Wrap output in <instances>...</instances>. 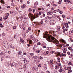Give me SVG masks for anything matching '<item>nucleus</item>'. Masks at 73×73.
I'll use <instances>...</instances> for the list:
<instances>
[{"instance_id": "obj_1", "label": "nucleus", "mask_w": 73, "mask_h": 73, "mask_svg": "<svg viewBox=\"0 0 73 73\" xmlns=\"http://www.w3.org/2000/svg\"><path fill=\"white\" fill-rule=\"evenodd\" d=\"M44 38H46V39L49 42H53L55 44L56 43V45L57 46H59V44H58V41L57 40V39H55L54 37L52 36L51 35L45 34L44 35V36H43Z\"/></svg>"}, {"instance_id": "obj_2", "label": "nucleus", "mask_w": 73, "mask_h": 73, "mask_svg": "<svg viewBox=\"0 0 73 73\" xmlns=\"http://www.w3.org/2000/svg\"><path fill=\"white\" fill-rule=\"evenodd\" d=\"M28 15L29 17H30L32 19H35L36 18L35 16H33L32 14L31 13H29Z\"/></svg>"}, {"instance_id": "obj_3", "label": "nucleus", "mask_w": 73, "mask_h": 73, "mask_svg": "<svg viewBox=\"0 0 73 73\" xmlns=\"http://www.w3.org/2000/svg\"><path fill=\"white\" fill-rule=\"evenodd\" d=\"M56 54L58 56H60V57H61L62 56H64V54L62 53L61 55L60 54V53L59 52H57Z\"/></svg>"}, {"instance_id": "obj_4", "label": "nucleus", "mask_w": 73, "mask_h": 73, "mask_svg": "<svg viewBox=\"0 0 73 73\" xmlns=\"http://www.w3.org/2000/svg\"><path fill=\"white\" fill-rule=\"evenodd\" d=\"M54 21L52 20L50 21V24L51 25H54Z\"/></svg>"}, {"instance_id": "obj_5", "label": "nucleus", "mask_w": 73, "mask_h": 73, "mask_svg": "<svg viewBox=\"0 0 73 73\" xmlns=\"http://www.w3.org/2000/svg\"><path fill=\"white\" fill-rule=\"evenodd\" d=\"M49 33H51V34H52V35L53 34H54V35H55V32L53 31H49Z\"/></svg>"}, {"instance_id": "obj_6", "label": "nucleus", "mask_w": 73, "mask_h": 73, "mask_svg": "<svg viewBox=\"0 0 73 73\" xmlns=\"http://www.w3.org/2000/svg\"><path fill=\"white\" fill-rule=\"evenodd\" d=\"M21 60L22 61H24V62H25V61H26V59L25 58H21Z\"/></svg>"}, {"instance_id": "obj_7", "label": "nucleus", "mask_w": 73, "mask_h": 73, "mask_svg": "<svg viewBox=\"0 0 73 73\" xmlns=\"http://www.w3.org/2000/svg\"><path fill=\"white\" fill-rule=\"evenodd\" d=\"M26 6L25 5V4H23L21 6V8H22V9H24L25 7V6Z\"/></svg>"}, {"instance_id": "obj_8", "label": "nucleus", "mask_w": 73, "mask_h": 73, "mask_svg": "<svg viewBox=\"0 0 73 73\" xmlns=\"http://www.w3.org/2000/svg\"><path fill=\"white\" fill-rule=\"evenodd\" d=\"M65 24L66 25V27L67 28H69V25H68V23H66Z\"/></svg>"}, {"instance_id": "obj_9", "label": "nucleus", "mask_w": 73, "mask_h": 73, "mask_svg": "<svg viewBox=\"0 0 73 73\" xmlns=\"http://www.w3.org/2000/svg\"><path fill=\"white\" fill-rule=\"evenodd\" d=\"M57 19H59L60 21H62V19H61V18L59 16L57 17Z\"/></svg>"}, {"instance_id": "obj_10", "label": "nucleus", "mask_w": 73, "mask_h": 73, "mask_svg": "<svg viewBox=\"0 0 73 73\" xmlns=\"http://www.w3.org/2000/svg\"><path fill=\"white\" fill-rule=\"evenodd\" d=\"M53 60H51L50 61V63L52 65H53Z\"/></svg>"}, {"instance_id": "obj_11", "label": "nucleus", "mask_w": 73, "mask_h": 73, "mask_svg": "<svg viewBox=\"0 0 73 73\" xmlns=\"http://www.w3.org/2000/svg\"><path fill=\"white\" fill-rule=\"evenodd\" d=\"M17 37H18L17 34H15L14 36V38H17Z\"/></svg>"}, {"instance_id": "obj_12", "label": "nucleus", "mask_w": 73, "mask_h": 73, "mask_svg": "<svg viewBox=\"0 0 73 73\" xmlns=\"http://www.w3.org/2000/svg\"><path fill=\"white\" fill-rule=\"evenodd\" d=\"M61 41H62V42H64V44H65V43H66V42L65 40H64L63 39H61Z\"/></svg>"}, {"instance_id": "obj_13", "label": "nucleus", "mask_w": 73, "mask_h": 73, "mask_svg": "<svg viewBox=\"0 0 73 73\" xmlns=\"http://www.w3.org/2000/svg\"><path fill=\"white\" fill-rule=\"evenodd\" d=\"M60 47H61V48L62 47V46H63V47H65L66 46L64 44H63L62 45H60Z\"/></svg>"}, {"instance_id": "obj_14", "label": "nucleus", "mask_w": 73, "mask_h": 73, "mask_svg": "<svg viewBox=\"0 0 73 73\" xmlns=\"http://www.w3.org/2000/svg\"><path fill=\"white\" fill-rule=\"evenodd\" d=\"M1 3L2 4H5V3H4V2L3 0H1Z\"/></svg>"}, {"instance_id": "obj_15", "label": "nucleus", "mask_w": 73, "mask_h": 73, "mask_svg": "<svg viewBox=\"0 0 73 73\" xmlns=\"http://www.w3.org/2000/svg\"><path fill=\"white\" fill-rule=\"evenodd\" d=\"M62 71H63V70L62 69H61L59 70V72H60V73H61L62 72Z\"/></svg>"}, {"instance_id": "obj_16", "label": "nucleus", "mask_w": 73, "mask_h": 73, "mask_svg": "<svg viewBox=\"0 0 73 73\" xmlns=\"http://www.w3.org/2000/svg\"><path fill=\"white\" fill-rule=\"evenodd\" d=\"M43 20H44L43 19H42L41 20V21L40 22V24H43V23H44V22H43Z\"/></svg>"}, {"instance_id": "obj_17", "label": "nucleus", "mask_w": 73, "mask_h": 73, "mask_svg": "<svg viewBox=\"0 0 73 73\" xmlns=\"http://www.w3.org/2000/svg\"><path fill=\"white\" fill-rule=\"evenodd\" d=\"M23 69L21 68H20L19 69V70L21 72L23 71Z\"/></svg>"}, {"instance_id": "obj_18", "label": "nucleus", "mask_w": 73, "mask_h": 73, "mask_svg": "<svg viewBox=\"0 0 73 73\" xmlns=\"http://www.w3.org/2000/svg\"><path fill=\"white\" fill-rule=\"evenodd\" d=\"M21 53H22V52L19 51L18 52V54L20 55L21 54Z\"/></svg>"}, {"instance_id": "obj_19", "label": "nucleus", "mask_w": 73, "mask_h": 73, "mask_svg": "<svg viewBox=\"0 0 73 73\" xmlns=\"http://www.w3.org/2000/svg\"><path fill=\"white\" fill-rule=\"evenodd\" d=\"M32 41L31 40H29V44H32Z\"/></svg>"}, {"instance_id": "obj_20", "label": "nucleus", "mask_w": 73, "mask_h": 73, "mask_svg": "<svg viewBox=\"0 0 73 73\" xmlns=\"http://www.w3.org/2000/svg\"><path fill=\"white\" fill-rule=\"evenodd\" d=\"M38 4V2H36L35 3V5H37Z\"/></svg>"}, {"instance_id": "obj_21", "label": "nucleus", "mask_w": 73, "mask_h": 73, "mask_svg": "<svg viewBox=\"0 0 73 73\" xmlns=\"http://www.w3.org/2000/svg\"><path fill=\"white\" fill-rule=\"evenodd\" d=\"M59 2H58L59 4H60L61 3L62 0H59Z\"/></svg>"}, {"instance_id": "obj_22", "label": "nucleus", "mask_w": 73, "mask_h": 73, "mask_svg": "<svg viewBox=\"0 0 73 73\" xmlns=\"http://www.w3.org/2000/svg\"><path fill=\"white\" fill-rule=\"evenodd\" d=\"M29 12H31L32 11V10L31 8H29L28 9Z\"/></svg>"}, {"instance_id": "obj_23", "label": "nucleus", "mask_w": 73, "mask_h": 73, "mask_svg": "<svg viewBox=\"0 0 73 73\" xmlns=\"http://www.w3.org/2000/svg\"><path fill=\"white\" fill-rule=\"evenodd\" d=\"M57 60L58 62H60V58H58Z\"/></svg>"}, {"instance_id": "obj_24", "label": "nucleus", "mask_w": 73, "mask_h": 73, "mask_svg": "<svg viewBox=\"0 0 73 73\" xmlns=\"http://www.w3.org/2000/svg\"><path fill=\"white\" fill-rule=\"evenodd\" d=\"M50 15H52L53 14V12L52 11H50L49 12Z\"/></svg>"}, {"instance_id": "obj_25", "label": "nucleus", "mask_w": 73, "mask_h": 73, "mask_svg": "<svg viewBox=\"0 0 73 73\" xmlns=\"http://www.w3.org/2000/svg\"><path fill=\"white\" fill-rule=\"evenodd\" d=\"M68 65H72V63L71 62H69L68 63Z\"/></svg>"}, {"instance_id": "obj_26", "label": "nucleus", "mask_w": 73, "mask_h": 73, "mask_svg": "<svg viewBox=\"0 0 73 73\" xmlns=\"http://www.w3.org/2000/svg\"><path fill=\"white\" fill-rule=\"evenodd\" d=\"M9 39L10 41H12L13 39V37H10Z\"/></svg>"}, {"instance_id": "obj_27", "label": "nucleus", "mask_w": 73, "mask_h": 73, "mask_svg": "<svg viewBox=\"0 0 73 73\" xmlns=\"http://www.w3.org/2000/svg\"><path fill=\"white\" fill-rule=\"evenodd\" d=\"M0 27H1V28H3V27H4L1 23V24H0Z\"/></svg>"}, {"instance_id": "obj_28", "label": "nucleus", "mask_w": 73, "mask_h": 73, "mask_svg": "<svg viewBox=\"0 0 73 73\" xmlns=\"http://www.w3.org/2000/svg\"><path fill=\"white\" fill-rule=\"evenodd\" d=\"M43 58L42 56H40L39 57V59L40 60H42Z\"/></svg>"}, {"instance_id": "obj_29", "label": "nucleus", "mask_w": 73, "mask_h": 73, "mask_svg": "<svg viewBox=\"0 0 73 73\" xmlns=\"http://www.w3.org/2000/svg\"><path fill=\"white\" fill-rule=\"evenodd\" d=\"M64 69H65V70H69L68 68L67 67H66Z\"/></svg>"}, {"instance_id": "obj_30", "label": "nucleus", "mask_w": 73, "mask_h": 73, "mask_svg": "<svg viewBox=\"0 0 73 73\" xmlns=\"http://www.w3.org/2000/svg\"><path fill=\"white\" fill-rule=\"evenodd\" d=\"M31 39H32V40H35V36H33L31 38Z\"/></svg>"}, {"instance_id": "obj_31", "label": "nucleus", "mask_w": 73, "mask_h": 73, "mask_svg": "<svg viewBox=\"0 0 73 73\" xmlns=\"http://www.w3.org/2000/svg\"><path fill=\"white\" fill-rule=\"evenodd\" d=\"M37 45H41V43H40V42H38Z\"/></svg>"}, {"instance_id": "obj_32", "label": "nucleus", "mask_w": 73, "mask_h": 73, "mask_svg": "<svg viewBox=\"0 0 73 73\" xmlns=\"http://www.w3.org/2000/svg\"><path fill=\"white\" fill-rule=\"evenodd\" d=\"M33 58L35 59H36L37 58V56H34L33 57Z\"/></svg>"}, {"instance_id": "obj_33", "label": "nucleus", "mask_w": 73, "mask_h": 73, "mask_svg": "<svg viewBox=\"0 0 73 73\" xmlns=\"http://www.w3.org/2000/svg\"><path fill=\"white\" fill-rule=\"evenodd\" d=\"M63 12H62V11H59V13L60 14H62V13Z\"/></svg>"}, {"instance_id": "obj_34", "label": "nucleus", "mask_w": 73, "mask_h": 73, "mask_svg": "<svg viewBox=\"0 0 73 73\" xmlns=\"http://www.w3.org/2000/svg\"><path fill=\"white\" fill-rule=\"evenodd\" d=\"M38 67L40 68V67H41V65L40 64H38Z\"/></svg>"}, {"instance_id": "obj_35", "label": "nucleus", "mask_w": 73, "mask_h": 73, "mask_svg": "<svg viewBox=\"0 0 73 73\" xmlns=\"http://www.w3.org/2000/svg\"><path fill=\"white\" fill-rule=\"evenodd\" d=\"M36 53H40V50H36Z\"/></svg>"}, {"instance_id": "obj_36", "label": "nucleus", "mask_w": 73, "mask_h": 73, "mask_svg": "<svg viewBox=\"0 0 73 73\" xmlns=\"http://www.w3.org/2000/svg\"><path fill=\"white\" fill-rule=\"evenodd\" d=\"M67 54H68V55H70V52L69 51H68L67 52Z\"/></svg>"}, {"instance_id": "obj_37", "label": "nucleus", "mask_w": 73, "mask_h": 73, "mask_svg": "<svg viewBox=\"0 0 73 73\" xmlns=\"http://www.w3.org/2000/svg\"><path fill=\"white\" fill-rule=\"evenodd\" d=\"M10 48H12V49H14V46H10Z\"/></svg>"}, {"instance_id": "obj_38", "label": "nucleus", "mask_w": 73, "mask_h": 73, "mask_svg": "<svg viewBox=\"0 0 73 73\" xmlns=\"http://www.w3.org/2000/svg\"><path fill=\"white\" fill-rule=\"evenodd\" d=\"M23 55H26V52H23Z\"/></svg>"}, {"instance_id": "obj_39", "label": "nucleus", "mask_w": 73, "mask_h": 73, "mask_svg": "<svg viewBox=\"0 0 73 73\" xmlns=\"http://www.w3.org/2000/svg\"><path fill=\"white\" fill-rule=\"evenodd\" d=\"M68 70H70L72 69V67L70 66L68 68Z\"/></svg>"}, {"instance_id": "obj_40", "label": "nucleus", "mask_w": 73, "mask_h": 73, "mask_svg": "<svg viewBox=\"0 0 73 73\" xmlns=\"http://www.w3.org/2000/svg\"><path fill=\"white\" fill-rule=\"evenodd\" d=\"M7 18H8V17L6 16L5 17V20H7Z\"/></svg>"}, {"instance_id": "obj_41", "label": "nucleus", "mask_w": 73, "mask_h": 73, "mask_svg": "<svg viewBox=\"0 0 73 73\" xmlns=\"http://www.w3.org/2000/svg\"><path fill=\"white\" fill-rule=\"evenodd\" d=\"M30 55L31 56H33V55H34V54L33 53H31L30 54Z\"/></svg>"}, {"instance_id": "obj_42", "label": "nucleus", "mask_w": 73, "mask_h": 73, "mask_svg": "<svg viewBox=\"0 0 73 73\" xmlns=\"http://www.w3.org/2000/svg\"><path fill=\"white\" fill-rule=\"evenodd\" d=\"M57 30L58 31H60V29L58 28H57Z\"/></svg>"}, {"instance_id": "obj_43", "label": "nucleus", "mask_w": 73, "mask_h": 73, "mask_svg": "<svg viewBox=\"0 0 73 73\" xmlns=\"http://www.w3.org/2000/svg\"><path fill=\"white\" fill-rule=\"evenodd\" d=\"M19 65H20V66H21V65H23V64L21 63H19Z\"/></svg>"}, {"instance_id": "obj_44", "label": "nucleus", "mask_w": 73, "mask_h": 73, "mask_svg": "<svg viewBox=\"0 0 73 73\" xmlns=\"http://www.w3.org/2000/svg\"><path fill=\"white\" fill-rule=\"evenodd\" d=\"M28 29L29 30V31L31 30V27H29L28 28Z\"/></svg>"}, {"instance_id": "obj_45", "label": "nucleus", "mask_w": 73, "mask_h": 73, "mask_svg": "<svg viewBox=\"0 0 73 73\" xmlns=\"http://www.w3.org/2000/svg\"><path fill=\"white\" fill-rule=\"evenodd\" d=\"M64 50L65 51H68V49H67V48H64Z\"/></svg>"}, {"instance_id": "obj_46", "label": "nucleus", "mask_w": 73, "mask_h": 73, "mask_svg": "<svg viewBox=\"0 0 73 73\" xmlns=\"http://www.w3.org/2000/svg\"><path fill=\"white\" fill-rule=\"evenodd\" d=\"M6 58H10V57L9 55H7L6 56Z\"/></svg>"}, {"instance_id": "obj_47", "label": "nucleus", "mask_w": 73, "mask_h": 73, "mask_svg": "<svg viewBox=\"0 0 73 73\" xmlns=\"http://www.w3.org/2000/svg\"><path fill=\"white\" fill-rule=\"evenodd\" d=\"M67 19H68V20H69V19H70V17L69 16H67Z\"/></svg>"}, {"instance_id": "obj_48", "label": "nucleus", "mask_w": 73, "mask_h": 73, "mask_svg": "<svg viewBox=\"0 0 73 73\" xmlns=\"http://www.w3.org/2000/svg\"><path fill=\"white\" fill-rule=\"evenodd\" d=\"M42 13L41 12H39L38 13L39 15H41Z\"/></svg>"}, {"instance_id": "obj_49", "label": "nucleus", "mask_w": 73, "mask_h": 73, "mask_svg": "<svg viewBox=\"0 0 73 73\" xmlns=\"http://www.w3.org/2000/svg\"><path fill=\"white\" fill-rule=\"evenodd\" d=\"M71 49H72V48H71V47H68V49H69V50H71Z\"/></svg>"}, {"instance_id": "obj_50", "label": "nucleus", "mask_w": 73, "mask_h": 73, "mask_svg": "<svg viewBox=\"0 0 73 73\" xmlns=\"http://www.w3.org/2000/svg\"><path fill=\"white\" fill-rule=\"evenodd\" d=\"M33 13H35V9H33Z\"/></svg>"}, {"instance_id": "obj_51", "label": "nucleus", "mask_w": 73, "mask_h": 73, "mask_svg": "<svg viewBox=\"0 0 73 73\" xmlns=\"http://www.w3.org/2000/svg\"><path fill=\"white\" fill-rule=\"evenodd\" d=\"M58 67H57V66H56L55 67V69H57Z\"/></svg>"}, {"instance_id": "obj_52", "label": "nucleus", "mask_w": 73, "mask_h": 73, "mask_svg": "<svg viewBox=\"0 0 73 73\" xmlns=\"http://www.w3.org/2000/svg\"><path fill=\"white\" fill-rule=\"evenodd\" d=\"M6 15L7 16H9V14L8 13H6Z\"/></svg>"}, {"instance_id": "obj_53", "label": "nucleus", "mask_w": 73, "mask_h": 73, "mask_svg": "<svg viewBox=\"0 0 73 73\" xmlns=\"http://www.w3.org/2000/svg\"><path fill=\"white\" fill-rule=\"evenodd\" d=\"M2 35L3 36H5V34L4 33H2Z\"/></svg>"}, {"instance_id": "obj_54", "label": "nucleus", "mask_w": 73, "mask_h": 73, "mask_svg": "<svg viewBox=\"0 0 73 73\" xmlns=\"http://www.w3.org/2000/svg\"><path fill=\"white\" fill-rule=\"evenodd\" d=\"M20 41L21 42H24V41H23V40H20Z\"/></svg>"}, {"instance_id": "obj_55", "label": "nucleus", "mask_w": 73, "mask_h": 73, "mask_svg": "<svg viewBox=\"0 0 73 73\" xmlns=\"http://www.w3.org/2000/svg\"><path fill=\"white\" fill-rule=\"evenodd\" d=\"M13 29H16V26L13 27Z\"/></svg>"}, {"instance_id": "obj_56", "label": "nucleus", "mask_w": 73, "mask_h": 73, "mask_svg": "<svg viewBox=\"0 0 73 73\" xmlns=\"http://www.w3.org/2000/svg\"><path fill=\"white\" fill-rule=\"evenodd\" d=\"M10 13L11 14H12V13H13V12L12 11H10Z\"/></svg>"}, {"instance_id": "obj_57", "label": "nucleus", "mask_w": 73, "mask_h": 73, "mask_svg": "<svg viewBox=\"0 0 73 73\" xmlns=\"http://www.w3.org/2000/svg\"><path fill=\"white\" fill-rule=\"evenodd\" d=\"M58 66H61V63H59L58 64Z\"/></svg>"}, {"instance_id": "obj_58", "label": "nucleus", "mask_w": 73, "mask_h": 73, "mask_svg": "<svg viewBox=\"0 0 73 73\" xmlns=\"http://www.w3.org/2000/svg\"><path fill=\"white\" fill-rule=\"evenodd\" d=\"M48 17H45V19H47V20H48Z\"/></svg>"}, {"instance_id": "obj_59", "label": "nucleus", "mask_w": 73, "mask_h": 73, "mask_svg": "<svg viewBox=\"0 0 73 73\" xmlns=\"http://www.w3.org/2000/svg\"><path fill=\"white\" fill-rule=\"evenodd\" d=\"M47 73H50V72L49 71L47 70L46 71Z\"/></svg>"}, {"instance_id": "obj_60", "label": "nucleus", "mask_w": 73, "mask_h": 73, "mask_svg": "<svg viewBox=\"0 0 73 73\" xmlns=\"http://www.w3.org/2000/svg\"><path fill=\"white\" fill-rule=\"evenodd\" d=\"M33 51H35V47H33Z\"/></svg>"}, {"instance_id": "obj_61", "label": "nucleus", "mask_w": 73, "mask_h": 73, "mask_svg": "<svg viewBox=\"0 0 73 73\" xmlns=\"http://www.w3.org/2000/svg\"><path fill=\"white\" fill-rule=\"evenodd\" d=\"M23 67L24 68H25L27 67V66L25 65H24L23 66Z\"/></svg>"}, {"instance_id": "obj_62", "label": "nucleus", "mask_w": 73, "mask_h": 73, "mask_svg": "<svg viewBox=\"0 0 73 73\" xmlns=\"http://www.w3.org/2000/svg\"><path fill=\"white\" fill-rule=\"evenodd\" d=\"M57 12H59L60 11V9H58L56 10Z\"/></svg>"}, {"instance_id": "obj_63", "label": "nucleus", "mask_w": 73, "mask_h": 73, "mask_svg": "<svg viewBox=\"0 0 73 73\" xmlns=\"http://www.w3.org/2000/svg\"><path fill=\"white\" fill-rule=\"evenodd\" d=\"M62 29H65V27H63L62 28Z\"/></svg>"}, {"instance_id": "obj_64", "label": "nucleus", "mask_w": 73, "mask_h": 73, "mask_svg": "<svg viewBox=\"0 0 73 73\" xmlns=\"http://www.w3.org/2000/svg\"><path fill=\"white\" fill-rule=\"evenodd\" d=\"M71 52L72 53H73V49H71Z\"/></svg>"}]
</instances>
